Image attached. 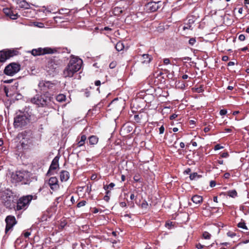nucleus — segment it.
I'll use <instances>...</instances> for the list:
<instances>
[{"label":"nucleus","instance_id":"obj_37","mask_svg":"<svg viewBox=\"0 0 249 249\" xmlns=\"http://www.w3.org/2000/svg\"><path fill=\"white\" fill-rule=\"evenodd\" d=\"M181 60H182L183 62H186L189 61H191V58L189 57H184L182 58H179Z\"/></svg>","mask_w":249,"mask_h":249},{"label":"nucleus","instance_id":"obj_36","mask_svg":"<svg viewBox=\"0 0 249 249\" xmlns=\"http://www.w3.org/2000/svg\"><path fill=\"white\" fill-rule=\"evenodd\" d=\"M196 38H194V37L190 38L189 40V43L191 46H193L195 44V43H196Z\"/></svg>","mask_w":249,"mask_h":249},{"label":"nucleus","instance_id":"obj_6","mask_svg":"<svg viewBox=\"0 0 249 249\" xmlns=\"http://www.w3.org/2000/svg\"><path fill=\"white\" fill-rule=\"evenodd\" d=\"M20 69V65L16 63H12L5 67L4 73L6 75L13 76L18 72Z\"/></svg>","mask_w":249,"mask_h":249},{"label":"nucleus","instance_id":"obj_25","mask_svg":"<svg viewBox=\"0 0 249 249\" xmlns=\"http://www.w3.org/2000/svg\"><path fill=\"white\" fill-rule=\"evenodd\" d=\"M9 199L8 200V201L9 202H5V205L7 207L10 208L11 207V203L13 201V197L12 195V193L11 191H9Z\"/></svg>","mask_w":249,"mask_h":249},{"label":"nucleus","instance_id":"obj_15","mask_svg":"<svg viewBox=\"0 0 249 249\" xmlns=\"http://www.w3.org/2000/svg\"><path fill=\"white\" fill-rule=\"evenodd\" d=\"M3 11L6 16L9 17L12 19H16L18 17V15L17 13H14L13 11L8 8H3Z\"/></svg>","mask_w":249,"mask_h":249},{"label":"nucleus","instance_id":"obj_26","mask_svg":"<svg viewBox=\"0 0 249 249\" xmlns=\"http://www.w3.org/2000/svg\"><path fill=\"white\" fill-rule=\"evenodd\" d=\"M48 66L49 68L52 69H55L56 68V65L54 64L53 60H50L48 61Z\"/></svg>","mask_w":249,"mask_h":249},{"label":"nucleus","instance_id":"obj_9","mask_svg":"<svg viewBox=\"0 0 249 249\" xmlns=\"http://www.w3.org/2000/svg\"><path fill=\"white\" fill-rule=\"evenodd\" d=\"M32 54L34 56H37L44 55L45 54L53 53V50L50 48H38L37 49H33L31 51Z\"/></svg>","mask_w":249,"mask_h":249},{"label":"nucleus","instance_id":"obj_4","mask_svg":"<svg viewBox=\"0 0 249 249\" xmlns=\"http://www.w3.org/2000/svg\"><path fill=\"white\" fill-rule=\"evenodd\" d=\"M30 115L27 112H19L14 118V125L15 127H22L30 122Z\"/></svg>","mask_w":249,"mask_h":249},{"label":"nucleus","instance_id":"obj_21","mask_svg":"<svg viewBox=\"0 0 249 249\" xmlns=\"http://www.w3.org/2000/svg\"><path fill=\"white\" fill-rule=\"evenodd\" d=\"M194 20L193 18H190L188 20V23L185 24L183 29L184 30L186 29H190L192 30L193 28L192 27V24L194 23Z\"/></svg>","mask_w":249,"mask_h":249},{"label":"nucleus","instance_id":"obj_1","mask_svg":"<svg viewBox=\"0 0 249 249\" xmlns=\"http://www.w3.org/2000/svg\"><path fill=\"white\" fill-rule=\"evenodd\" d=\"M82 63L81 59L72 56L63 71L64 76L66 78L72 77L75 73L80 70Z\"/></svg>","mask_w":249,"mask_h":249},{"label":"nucleus","instance_id":"obj_42","mask_svg":"<svg viewBox=\"0 0 249 249\" xmlns=\"http://www.w3.org/2000/svg\"><path fill=\"white\" fill-rule=\"evenodd\" d=\"M163 63L165 65H168L170 64V60L169 58H164L163 59Z\"/></svg>","mask_w":249,"mask_h":249},{"label":"nucleus","instance_id":"obj_40","mask_svg":"<svg viewBox=\"0 0 249 249\" xmlns=\"http://www.w3.org/2000/svg\"><path fill=\"white\" fill-rule=\"evenodd\" d=\"M245 38V36L243 34L240 35L239 36L238 39L241 41H244Z\"/></svg>","mask_w":249,"mask_h":249},{"label":"nucleus","instance_id":"obj_41","mask_svg":"<svg viewBox=\"0 0 249 249\" xmlns=\"http://www.w3.org/2000/svg\"><path fill=\"white\" fill-rule=\"evenodd\" d=\"M223 148V147L222 146L220 145V144H217L216 145H215L214 149L215 150H218L221 149Z\"/></svg>","mask_w":249,"mask_h":249},{"label":"nucleus","instance_id":"obj_31","mask_svg":"<svg viewBox=\"0 0 249 249\" xmlns=\"http://www.w3.org/2000/svg\"><path fill=\"white\" fill-rule=\"evenodd\" d=\"M238 227L243 229L246 231L248 230L247 227L246 225V224L244 222H241L238 224Z\"/></svg>","mask_w":249,"mask_h":249},{"label":"nucleus","instance_id":"obj_50","mask_svg":"<svg viewBox=\"0 0 249 249\" xmlns=\"http://www.w3.org/2000/svg\"><path fill=\"white\" fill-rule=\"evenodd\" d=\"M229 59V57L227 55L223 56L222 58V60L224 61H227Z\"/></svg>","mask_w":249,"mask_h":249},{"label":"nucleus","instance_id":"obj_2","mask_svg":"<svg viewBox=\"0 0 249 249\" xmlns=\"http://www.w3.org/2000/svg\"><path fill=\"white\" fill-rule=\"evenodd\" d=\"M52 97L49 93L46 92L42 95H36L31 99L32 103L36 105L39 107H45L51 105Z\"/></svg>","mask_w":249,"mask_h":249},{"label":"nucleus","instance_id":"obj_7","mask_svg":"<svg viewBox=\"0 0 249 249\" xmlns=\"http://www.w3.org/2000/svg\"><path fill=\"white\" fill-rule=\"evenodd\" d=\"M18 51L15 50H2L0 51V62H5L7 59L17 55Z\"/></svg>","mask_w":249,"mask_h":249},{"label":"nucleus","instance_id":"obj_27","mask_svg":"<svg viewBox=\"0 0 249 249\" xmlns=\"http://www.w3.org/2000/svg\"><path fill=\"white\" fill-rule=\"evenodd\" d=\"M196 247L197 248V249H201L203 248L204 247H206V248L215 247L214 246V243L211 244V245H202L201 244L199 243L198 244H196Z\"/></svg>","mask_w":249,"mask_h":249},{"label":"nucleus","instance_id":"obj_59","mask_svg":"<svg viewBox=\"0 0 249 249\" xmlns=\"http://www.w3.org/2000/svg\"><path fill=\"white\" fill-rule=\"evenodd\" d=\"M179 145L181 148H183L185 147V144L183 142H181Z\"/></svg>","mask_w":249,"mask_h":249},{"label":"nucleus","instance_id":"obj_62","mask_svg":"<svg viewBox=\"0 0 249 249\" xmlns=\"http://www.w3.org/2000/svg\"><path fill=\"white\" fill-rule=\"evenodd\" d=\"M96 178V175H92L91 177V179L92 180H94Z\"/></svg>","mask_w":249,"mask_h":249},{"label":"nucleus","instance_id":"obj_34","mask_svg":"<svg viewBox=\"0 0 249 249\" xmlns=\"http://www.w3.org/2000/svg\"><path fill=\"white\" fill-rule=\"evenodd\" d=\"M176 136V134H173L171 135V136L168 139L167 141L168 142L169 144H172L173 143V142L175 139V137Z\"/></svg>","mask_w":249,"mask_h":249},{"label":"nucleus","instance_id":"obj_35","mask_svg":"<svg viewBox=\"0 0 249 249\" xmlns=\"http://www.w3.org/2000/svg\"><path fill=\"white\" fill-rule=\"evenodd\" d=\"M86 201L85 200H82L78 202L77 204V207L78 208L84 206L86 205Z\"/></svg>","mask_w":249,"mask_h":249},{"label":"nucleus","instance_id":"obj_11","mask_svg":"<svg viewBox=\"0 0 249 249\" xmlns=\"http://www.w3.org/2000/svg\"><path fill=\"white\" fill-rule=\"evenodd\" d=\"M22 136V138L20 141L22 147L25 149L29 148L33 145L31 138L27 135Z\"/></svg>","mask_w":249,"mask_h":249},{"label":"nucleus","instance_id":"obj_51","mask_svg":"<svg viewBox=\"0 0 249 249\" xmlns=\"http://www.w3.org/2000/svg\"><path fill=\"white\" fill-rule=\"evenodd\" d=\"M120 205L122 207H125L126 206V203L125 202H121L120 203Z\"/></svg>","mask_w":249,"mask_h":249},{"label":"nucleus","instance_id":"obj_64","mask_svg":"<svg viewBox=\"0 0 249 249\" xmlns=\"http://www.w3.org/2000/svg\"><path fill=\"white\" fill-rule=\"evenodd\" d=\"M245 5L249 4V0H244Z\"/></svg>","mask_w":249,"mask_h":249},{"label":"nucleus","instance_id":"obj_16","mask_svg":"<svg viewBox=\"0 0 249 249\" xmlns=\"http://www.w3.org/2000/svg\"><path fill=\"white\" fill-rule=\"evenodd\" d=\"M87 140V137L85 135H81L80 137H78L76 139V143L74 144V145L77 147H80L83 146L85 143V142Z\"/></svg>","mask_w":249,"mask_h":249},{"label":"nucleus","instance_id":"obj_63","mask_svg":"<svg viewBox=\"0 0 249 249\" xmlns=\"http://www.w3.org/2000/svg\"><path fill=\"white\" fill-rule=\"evenodd\" d=\"M134 118L136 120H137V119H139V120L140 119V118H139V115H134Z\"/></svg>","mask_w":249,"mask_h":249},{"label":"nucleus","instance_id":"obj_44","mask_svg":"<svg viewBox=\"0 0 249 249\" xmlns=\"http://www.w3.org/2000/svg\"><path fill=\"white\" fill-rule=\"evenodd\" d=\"M172 226H173V224L172 222L166 223L165 224L166 227L168 228V229H170Z\"/></svg>","mask_w":249,"mask_h":249},{"label":"nucleus","instance_id":"obj_12","mask_svg":"<svg viewBox=\"0 0 249 249\" xmlns=\"http://www.w3.org/2000/svg\"><path fill=\"white\" fill-rule=\"evenodd\" d=\"M59 159L58 156H56L52 160L49 169L47 173V175H51V172L53 170H56L59 168Z\"/></svg>","mask_w":249,"mask_h":249},{"label":"nucleus","instance_id":"obj_33","mask_svg":"<svg viewBox=\"0 0 249 249\" xmlns=\"http://www.w3.org/2000/svg\"><path fill=\"white\" fill-rule=\"evenodd\" d=\"M115 186L114 183H110L108 185H104V188L105 190H107L108 189H111Z\"/></svg>","mask_w":249,"mask_h":249},{"label":"nucleus","instance_id":"obj_60","mask_svg":"<svg viewBox=\"0 0 249 249\" xmlns=\"http://www.w3.org/2000/svg\"><path fill=\"white\" fill-rule=\"evenodd\" d=\"M135 197H136V196H135L134 195V194H131V195H130V199H131V200H133V199H134L135 198Z\"/></svg>","mask_w":249,"mask_h":249},{"label":"nucleus","instance_id":"obj_23","mask_svg":"<svg viewBox=\"0 0 249 249\" xmlns=\"http://www.w3.org/2000/svg\"><path fill=\"white\" fill-rule=\"evenodd\" d=\"M19 7L21 8L28 9L30 7L29 4L25 0L20 1L19 3Z\"/></svg>","mask_w":249,"mask_h":249},{"label":"nucleus","instance_id":"obj_13","mask_svg":"<svg viewBox=\"0 0 249 249\" xmlns=\"http://www.w3.org/2000/svg\"><path fill=\"white\" fill-rule=\"evenodd\" d=\"M160 1H151L148 2L146 5V8L147 11L150 12H153L157 10L159 8V3Z\"/></svg>","mask_w":249,"mask_h":249},{"label":"nucleus","instance_id":"obj_22","mask_svg":"<svg viewBox=\"0 0 249 249\" xmlns=\"http://www.w3.org/2000/svg\"><path fill=\"white\" fill-rule=\"evenodd\" d=\"M175 86L178 89H184L185 87V84L183 81H177L175 82Z\"/></svg>","mask_w":249,"mask_h":249},{"label":"nucleus","instance_id":"obj_32","mask_svg":"<svg viewBox=\"0 0 249 249\" xmlns=\"http://www.w3.org/2000/svg\"><path fill=\"white\" fill-rule=\"evenodd\" d=\"M200 177V176L198 175L196 173H194L193 174H190V178L191 180H194L196 178H198Z\"/></svg>","mask_w":249,"mask_h":249},{"label":"nucleus","instance_id":"obj_46","mask_svg":"<svg viewBox=\"0 0 249 249\" xmlns=\"http://www.w3.org/2000/svg\"><path fill=\"white\" fill-rule=\"evenodd\" d=\"M227 111L226 109H221V110H220V112H219V113L221 115H226L227 114Z\"/></svg>","mask_w":249,"mask_h":249},{"label":"nucleus","instance_id":"obj_19","mask_svg":"<svg viewBox=\"0 0 249 249\" xmlns=\"http://www.w3.org/2000/svg\"><path fill=\"white\" fill-rule=\"evenodd\" d=\"M192 200L193 202L196 204H200L203 201V198L201 196L198 195H195L192 196Z\"/></svg>","mask_w":249,"mask_h":249},{"label":"nucleus","instance_id":"obj_53","mask_svg":"<svg viewBox=\"0 0 249 249\" xmlns=\"http://www.w3.org/2000/svg\"><path fill=\"white\" fill-rule=\"evenodd\" d=\"M31 234V233L30 232H25L24 233V235L25 236V237L26 238H27Z\"/></svg>","mask_w":249,"mask_h":249},{"label":"nucleus","instance_id":"obj_18","mask_svg":"<svg viewBox=\"0 0 249 249\" xmlns=\"http://www.w3.org/2000/svg\"><path fill=\"white\" fill-rule=\"evenodd\" d=\"M98 138L95 135L90 136L88 139L89 144L90 145H94L97 143Z\"/></svg>","mask_w":249,"mask_h":249},{"label":"nucleus","instance_id":"obj_39","mask_svg":"<svg viewBox=\"0 0 249 249\" xmlns=\"http://www.w3.org/2000/svg\"><path fill=\"white\" fill-rule=\"evenodd\" d=\"M227 235L228 236L230 237L231 238H233L236 235V234L231 231H229L227 233Z\"/></svg>","mask_w":249,"mask_h":249},{"label":"nucleus","instance_id":"obj_29","mask_svg":"<svg viewBox=\"0 0 249 249\" xmlns=\"http://www.w3.org/2000/svg\"><path fill=\"white\" fill-rule=\"evenodd\" d=\"M227 194L228 196L231 197H235L237 196V192L235 190L229 191Z\"/></svg>","mask_w":249,"mask_h":249},{"label":"nucleus","instance_id":"obj_3","mask_svg":"<svg viewBox=\"0 0 249 249\" xmlns=\"http://www.w3.org/2000/svg\"><path fill=\"white\" fill-rule=\"evenodd\" d=\"M30 176L28 171H18L12 174L11 179L13 182H21L22 184H27L30 180Z\"/></svg>","mask_w":249,"mask_h":249},{"label":"nucleus","instance_id":"obj_45","mask_svg":"<svg viewBox=\"0 0 249 249\" xmlns=\"http://www.w3.org/2000/svg\"><path fill=\"white\" fill-rule=\"evenodd\" d=\"M116 65V63L115 62H112L109 64V68L110 69H113L115 67Z\"/></svg>","mask_w":249,"mask_h":249},{"label":"nucleus","instance_id":"obj_58","mask_svg":"<svg viewBox=\"0 0 249 249\" xmlns=\"http://www.w3.org/2000/svg\"><path fill=\"white\" fill-rule=\"evenodd\" d=\"M220 244L221 245H224V246L227 247L228 245H229V243L228 242H223V243H221Z\"/></svg>","mask_w":249,"mask_h":249},{"label":"nucleus","instance_id":"obj_43","mask_svg":"<svg viewBox=\"0 0 249 249\" xmlns=\"http://www.w3.org/2000/svg\"><path fill=\"white\" fill-rule=\"evenodd\" d=\"M164 131V127L163 125L159 128V133L160 134H163Z\"/></svg>","mask_w":249,"mask_h":249},{"label":"nucleus","instance_id":"obj_8","mask_svg":"<svg viewBox=\"0 0 249 249\" xmlns=\"http://www.w3.org/2000/svg\"><path fill=\"white\" fill-rule=\"evenodd\" d=\"M55 85V84L54 82L45 80L39 81L38 84L39 89L44 91H46L48 89H53Z\"/></svg>","mask_w":249,"mask_h":249},{"label":"nucleus","instance_id":"obj_48","mask_svg":"<svg viewBox=\"0 0 249 249\" xmlns=\"http://www.w3.org/2000/svg\"><path fill=\"white\" fill-rule=\"evenodd\" d=\"M104 200L107 202H108L109 200V196L108 195H106L104 197Z\"/></svg>","mask_w":249,"mask_h":249},{"label":"nucleus","instance_id":"obj_28","mask_svg":"<svg viewBox=\"0 0 249 249\" xmlns=\"http://www.w3.org/2000/svg\"><path fill=\"white\" fill-rule=\"evenodd\" d=\"M66 97L64 94H60L57 95L56 97V99L59 102H62L65 100Z\"/></svg>","mask_w":249,"mask_h":249},{"label":"nucleus","instance_id":"obj_17","mask_svg":"<svg viewBox=\"0 0 249 249\" xmlns=\"http://www.w3.org/2000/svg\"><path fill=\"white\" fill-rule=\"evenodd\" d=\"M70 178V174L67 171L62 170L60 173V179L62 182L67 181Z\"/></svg>","mask_w":249,"mask_h":249},{"label":"nucleus","instance_id":"obj_49","mask_svg":"<svg viewBox=\"0 0 249 249\" xmlns=\"http://www.w3.org/2000/svg\"><path fill=\"white\" fill-rule=\"evenodd\" d=\"M229 156V154L227 153V152H224V153H223L221 156L222 157V158H227Z\"/></svg>","mask_w":249,"mask_h":249},{"label":"nucleus","instance_id":"obj_56","mask_svg":"<svg viewBox=\"0 0 249 249\" xmlns=\"http://www.w3.org/2000/svg\"><path fill=\"white\" fill-rule=\"evenodd\" d=\"M134 179L136 181H138L140 179V178H139V177L136 175L134 177Z\"/></svg>","mask_w":249,"mask_h":249},{"label":"nucleus","instance_id":"obj_52","mask_svg":"<svg viewBox=\"0 0 249 249\" xmlns=\"http://www.w3.org/2000/svg\"><path fill=\"white\" fill-rule=\"evenodd\" d=\"M230 177V174L229 173H226L224 175V177L225 178H228Z\"/></svg>","mask_w":249,"mask_h":249},{"label":"nucleus","instance_id":"obj_47","mask_svg":"<svg viewBox=\"0 0 249 249\" xmlns=\"http://www.w3.org/2000/svg\"><path fill=\"white\" fill-rule=\"evenodd\" d=\"M216 183L214 180H211L210 182V186L211 187H213L215 186Z\"/></svg>","mask_w":249,"mask_h":249},{"label":"nucleus","instance_id":"obj_38","mask_svg":"<svg viewBox=\"0 0 249 249\" xmlns=\"http://www.w3.org/2000/svg\"><path fill=\"white\" fill-rule=\"evenodd\" d=\"M147 206H148V203H147V201H146L145 200L143 201L141 204L142 208L146 209L147 208Z\"/></svg>","mask_w":249,"mask_h":249},{"label":"nucleus","instance_id":"obj_54","mask_svg":"<svg viewBox=\"0 0 249 249\" xmlns=\"http://www.w3.org/2000/svg\"><path fill=\"white\" fill-rule=\"evenodd\" d=\"M177 117V115H176L175 114H172V115L170 116V119L171 120H173V119H175Z\"/></svg>","mask_w":249,"mask_h":249},{"label":"nucleus","instance_id":"obj_14","mask_svg":"<svg viewBox=\"0 0 249 249\" xmlns=\"http://www.w3.org/2000/svg\"><path fill=\"white\" fill-rule=\"evenodd\" d=\"M48 184L53 190H56L59 188L58 179L56 177H51L48 181Z\"/></svg>","mask_w":249,"mask_h":249},{"label":"nucleus","instance_id":"obj_24","mask_svg":"<svg viewBox=\"0 0 249 249\" xmlns=\"http://www.w3.org/2000/svg\"><path fill=\"white\" fill-rule=\"evenodd\" d=\"M115 49L118 52L122 51L124 49V45L121 42H118L115 45Z\"/></svg>","mask_w":249,"mask_h":249},{"label":"nucleus","instance_id":"obj_30","mask_svg":"<svg viewBox=\"0 0 249 249\" xmlns=\"http://www.w3.org/2000/svg\"><path fill=\"white\" fill-rule=\"evenodd\" d=\"M202 237L205 239L209 240L211 237V234L207 231H204L202 233Z\"/></svg>","mask_w":249,"mask_h":249},{"label":"nucleus","instance_id":"obj_55","mask_svg":"<svg viewBox=\"0 0 249 249\" xmlns=\"http://www.w3.org/2000/svg\"><path fill=\"white\" fill-rule=\"evenodd\" d=\"M95 85L96 86H100L101 85V82L99 80H97L95 81Z\"/></svg>","mask_w":249,"mask_h":249},{"label":"nucleus","instance_id":"obj_61","mask_svg":"<svg viewBox=\"0 0 249 249\" xmlns=\"http://www.w3.org/2000/svg\"><path fill=\"white\" fill-rule=\"evenodd\" d=\"M104 30L105 31H111V29L109 27H105L104 29Z\"/></svg>","mask_w":249,"mask_h":249},{"label":"nucleus","instance_id":"obj_57","mask_svg":"<svg viewBox=\"0 0 249 249\" xmlns=\"http://www.w3.org/2000/svg\"><path fill=\"white\" fill-rule=\"evenodd\" d=\"M182 78L183 79H187L188 78V75L187 74H184L182 75Z\"/></svg>","mask_w":249,"mask_h":249},{"label":"nucleus","instance_id":"obj_20","mask_svg":"<svg viewBox=\"0 0 249 249\" xmlns=\"http://www.w3.org/2000/svg\"><path fill=\"white\" fill-rule=\"evenodd\" d=\"M142 62L143 63H148L151 60L152 57L148 54H143L142 55Z\"/></svg>","mask_w":249,"mask_h":249},{"label":"nucleus","instance_id":"obj_5","mask_svg":"<svg viewBox=\"0 0 249 249\" xmlns=\"http://www.w3.org/2000/svg\"><path fill=\"white\" fill-rule=\"evenodd\" d=\"M33 197L32 195H28L20 198L17 202L16 210L26 209L32 200Z\"/></svg>","mask_w":249,"mask_h":249},{"label":"nucleus","instance_id":"obj_10","mask_svg":"<svg viewBox=\"0 0 249 249\" xmlns=\"http://www.w3.org/2000/svg\"><path fill=\"white\" fill-rule=\"evenodd\" d=\"M5 222L6 223L5 232L7 233L16 224L17 221L14 216L8 215L5 218Z\"/></svg>","mask_w":249,"mask_h":249}]
</instances>
